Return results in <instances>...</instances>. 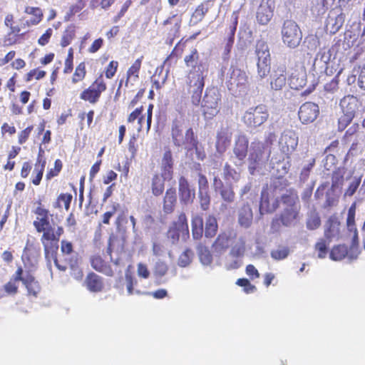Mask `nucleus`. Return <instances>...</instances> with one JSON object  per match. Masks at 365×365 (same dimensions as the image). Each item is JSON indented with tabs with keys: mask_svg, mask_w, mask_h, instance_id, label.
<instances>
[{
	"mask_svg": "<svg viewBox=\"0 0 365 365\" xmlns=\"http://www.w3.org/2000/svg\"><path fill=\"white\" fill-rule=\"evenodd\" d=\"M63 227L58 226L55 230L52 227L48 232H44L41 237V242L43 247L45 258L48 262L53 261L55 266L60 271L65 272L67 268H74L78 264L77 258L70 257L61 262L57 257L59 248L60 237L63 234Z\"/></svg>",
	"mask_w": 365,
	"mask_h": 365,
	"instance_id": "obj_1",
	"label": "nucleus"
},
{
	"mask_svg": "<svg viewBox=\"0 0 365 365\" xmlns=\"http://www.w3.org/2000/svg\"><path fill=\"white\" fill-rule=\"evenodd\" d=\"M206 73V71H188L186 75L187 93L190 94L191 103L195 106H199L201 101Z\"/></svg>",
	"mask_w": 365,
	"mask_h": 365,
	"instance_id": "obj_2",
	"label": "nucleus"
},
{
	"mask_svg": "<svg viewBox=\"0 0 365 365\" xmlns=\"http://www.w3.org/2000/svg\"><path fill=\"white\" fill-rule=\"evenodd\" d=\"M270 155V150H267L264 144L255 140L251 144V150L248 157V169L251 175L265 164Z\"/></svg>",
	"mask_w": 365,
	"mask_h": 365,
	"instance_id": "obj_3",
	"label": "nucleus"
},
{
	"mask_svg": "<svg viewBox=\"0 0 365 365\" xmlns=\"http://www.w3.org/2000/svg\"><path fill=\"white\" fill-rule=\"evenodd\" d=\"M221 95L216 88H207L202 101L204 116L211 119L220 111Z\"/></svg>",
	"mask_w": 365,
	"mask_h": 365,
	"instance_id": "obj_4",
	"label": "nucleus"
},
{
	"mask_svg": "<svg viewBox=\"0 0 365 365\" xmlns=\"http://www.w3.org/2000/svg\"><path fill=\"white\" fill-rule=\"evenodd\" d=\"M283 43L290 48L298 47L302 39V32L299 25L293 20H286L281 30Z\"/></svg>",
	"mask_w": 365,
	"mask_h": 365,
	"instance_id": "obj_5",
	"label": "nucleus"
},
{
	"mask_svg": "<svg viewBox=\"0 0 365 365\" xmlns=\"http://www.w3.org/2000/svg\"><path fill=\"white\" fill-rule=\"evenodd\" d=\"M107 88V83L101 73L88 88L81 91L79 97L82 101L94 105L99 101L102 94L106 92Z\"/></svg>",
	"mask_w": 365,
	"mask_h": 365,
	"instance_id": "obj_6",
	"label": "nucleus"
},
{
	"mask_svg": "<svg viewBox=\"0 0 365 365\" xmlns=\"http://www.w3.org/2000/svg\"><path fill=\"white\" fill-rule=\"evenodd\" d=\"M256 55L257 56V75L262 79L270 72V53L267 43L259 40L256 43Z\"/></svg>",
	"mask_w": 365,
	"mask_h": 365,
	"instance_id": "obj_7",
	"label": "nucleus"
},
{
	"mask_svg": "<svg viewBox=\"0 0 365 365\" xmlns=\"http://www.w3.org/2000/svg\"><path fill=\"white\" fill-rule=\"evenodd\" d=\"M269 118L267 106L263 104L250 108L242 116L243 123L248 127L257 128L265 123Z\"/></svg>",
	"mask_w": 365,
	"mask_h": 365,
	"instance_id": "obj_8",
	"label": "nucleus"
},
{
	"mask_svg": "<svg viewBox=\"0 0 365 365\" xmlns=\"http://www.w3.org/2000/svg\"><path fill=\"white\" fill-rule=\"evenodd\" d=\"M248 76L246 71L236 65H232L227 81L228 89L235 93L245 91L248 87Z\"/></svg>",
	"mask_w": 365,
	"mask_h": 365,
	"instance_id": "obj_9",
	"label": "nucleus"
},
{
	"mask_svg": "<svg viewBox=\"0 0 365 365\" xmlns=\"http://www.w3.org/2000/svg\"><path fill=\"white\" fill-rule=\"evenodd\" d=\"M37 207L33 211L36 215V220L33 222V225L36 231L38 233L48 232L51 229L52 225L50 222V217L52 215L48 209L44 208L41 200L36 201Z\"/></svg>",
	"mask_w": 365,
	"mask_h": 365,
	"instance_id": "obj_10",
	"label": "nucleus"
},
{
	"mask_svg": "<svg viewBox=\"0 0 365 365\" xmlns=\"http://www.w3.org/2000/svg\"><path fill=\"white\" fill-rule=\"evenodd\" d=\"M300 207H284L279 217H276L272 220L271 227L277 232L279 230L280 223L284 226H290L294 224L299 214Z\"/></svg>",
	"mask_w": 365,
	"mask_h": 365,
	"instance_id": "obj_11",
	"label": "nucleus"
},
{
	"mask_svg": "<svg viewBox=\"0 0 365 365\" xmlns=\"http://www.w3.org/2000/svg\"><path fill=\"white\" fill-rule=\"evenodd\" d=\"M182 24V19L174 14L167 18L162 24V32L167 36L169 43L172 44L173 40L179 36Z\"/></svg>",
	"mask_w": 365,
	"mask_h": 365,
	"instance_id": "obj_12",
	"label": "nucleus"
},
{
	"mask_svg": "<svg viewBox=\"0 0 365 365\" xmlns=\"http://www.w3.org/2000/svg\"><path fill=\"white\" fill-rule=\"evenodd\" d=\"M298 140L297 133L293 130H286L282 134L279 140V147L281 151L284 153L287 158L296 150L298 145Z\"/></svg>",
	"mask_w": 365,
	"mask_h": 365,
	"instance_id": "obj_13",
	"label": "nucleus"
},
{
	"mask_svg": "<svg viewBox=\"0 0 365 365\" xmlns=\"http://www.w3.org/2000/svg\"><path fill=\"white\" fill-rule=\"evenodd\" d=\"M319 108L317 103L305 102L299 108L298 111L299 119L303 124L313 123L319 115Z\"/></svg>",
	"mask_w": 365,
	"mask_h": 365,
	"instance_id": "obj_14",
	"label": "nucleus"
},
{
	"mask_svg": "<svg viewBox=\"0 0 365 365\" xmlns=\"http://www.w3.org/2000/svg\"><path fill=\"white\" fill-rule=\"evenodd\" d=\"M274 0H262L256 12V19L259 24L265 26L273 17Z\"/></svg>",
	"mask_w": 365,
	"mask_h": 365,
	"instance_id": "obj_15",
	"label": "nucleus"
},
{
	"mask_svg": "<svg viewBox=\"0 0 365 365\" xmlns=\"http://www.w3.org/2000/svg\"><path fill=\"white\" fill-rule=\"evenodd\" d=\"M287 82V66L285 63L277 65L271 76V88L274 91L282 90Z\"/></svg>",
	"mask_w": 365,
	"mask_h": 365,
	"instance_id": "obj_16",
	"label": "nucleus"
},
{
	"mask_svg": "<svg viewBox=\"0 0 365 365\" xmlns=\"http://www.w3.org/2000/svg\"><path fill=\"white\" fill-rule=\"evenodd\" d=\"M192 132V135H195L192 128H189L186 130L185 135H183L182 125L178 121H174L172 124L171 128V136L173 144L177 147L187 146L189 143V139L187 134Z\"/></svg>",
	"mask_w": 365,
	"mask_h": 365,
	"instance_id": "obj_17",
	"label": "nucleus"
},
{
	"mask_svg": "<svg viewBox=\"0 0 365 365\" xmlns=\"http://www.w3.org/2000/svg\"><path fill=\"white\" fill-rule=\"evenodd\" d=\"M184 63L189 71H207L205 63L200 60V53L196 48H193L190 52L184 57Z\"/></svg>",
	"mask_w": 365,
	"mask_h": 365,
	"instance_id": "obj_18",
	"label": "nucleus"
},
{
	"mask_svg": "<svg viewBox=\"0 0 365 365\" xmlns=\"http://www.w3.org/2000/svg\"><path fill=\"white\" fill-rule=\"evenodd\" d=\"M83 286L90 292L99 293L105 289V281L101 275L94 272H89L85 277Z\"/></svg>",
	"mask_w": 365,
	"mask_h": 365,
	"instance_id": "obj_19",
	"label": "nucleus"
},
{
	"mask_svg": "<svg viewBox=\"0 0 365 365\" xmlns=\"http://www.w3.org/2000/svg\"><path fill=\"white\" fill-rule=\"evenodd\" d=\"M249 146V139L245 134H240L236 137L234 147L233 153L235 158L240 161L239 164L235 163L236 165H242L247 155Z\"/></svg>",
	"mask_w": 365,
	"mask_h": 365,
	"instance_id": "obj_20",
	"label": "nucleus"
},
{
	"mask_svg": "<svg viewBox=\"0 0 365 365\" xmlns=\"http://www.w3.org/2000/svg\"><path fill=\"white\" fill-rule=\"evenodd\" d=\"M89 262L91 267L96 272L110 277L115 275V271L112 268L110 263L106 261L100 255L91 256Z\"/></svg>",
	"mask_w": 365,
	"mask_h": 365,
	"instance_id": "obj_21",
	"label": "nucleus"
},
{
	"mask_svg": "<svg viewBox=\"0 0 365 365\" xmlns=\"http://www.w3.org/2000/svg\"><path fill=\"white\" fill-rule=\"evenodd\" d=\"M178 192L180 202L185 205L193 202L195 196V190L190 189L187 180L184 176H180L178 180Z\"/></svg>",
	"mask_w": 365,
	"mask_h": 365,
	"instance_id": "obj_22",
	"label": "nucleus"
},
{
	"mask_svg": "<svg viewBox=\"0 0 365 365\" xmlns=\"http://www.w3.org/2000/svg\"><path fill=\"white\" fill-rule=\"evenodd\" d=\"M279 206V200L277 198L272 199V202H270L267 190L262 191L259 203V212L262 215L274 212Z\"/></svg>",
	"mask_w": 365,
	"mask_h": 365,
	"instance_id": "obj_23",
	"label": "nucleus"
},
{
	"mask_svg": "<svg viewBox=\"0 0 365 365\" xmlns=\"http://www.w3.org/2000/svg\"><path fill=\"white\" fill-rule=\"evenodd\" d=\"M340 226V221L336 217H330L326 222L324 237L331 242L338 239L341 233Z\"/></svg>",
	"mask_w": 365,
	"mask_h": 365,
	"instance_id": "obj_24",
	"label": "nucleus"
},
{
	"mask_svg": "<svg viewBox=\"0 0 365 365\" xmlns=\"http://www.w3.org/2000/svg\"><path fill=\"white\" fill-rule=\"evenodd\" d=\"M21 282L27 289L28 294L36 297L41 292V286L31 271L21 274Z\"/></svg>",
	"mask_w": 365,
	"mask_h": 365,
	"instance_id": "obj_25",
	"label": "nucleus"
},
{
	"mask_svg": "<svg viewBox=\"0 0 365 365\" xmlns=\"http://www.w3.org/2000/svg\"><path fill=\"white\" fill-rule=\"evenodd\" d=\"M232 139V133L227 128H222L217 133L215 148L217 153H225L230 146Z\"/></svg>",
	"mask_w": 365,
	"mask_h": 365,
	"instance_id": "obj_26",
	"label": "nucleus"
},
{
	"mask_svg": "<svg viewBox=\"0 0 365 365\" xmlns=\"http://www.w3.org/2000/svg\"><path fill=\"white\" fill-rule=\"evenodd\" d=\"M214 187L215 190L219 191L222 198L227 202H232L235 198V193L232 185H224L222 181L215 177L214 178Z\"/></svg>",
	"mask_w": 365,
	"mask_h": 365,
	"instance_id": "obj_27",
	"label": "nucleus"
},
{
	"mask_svg": "<svg viewBox=\"0 0 365 365\" xmlns=\"http://www.w3.org/2000/svg\"><path fill=\"white\" fill-rule=\"evenodd\" d=\"M173 154L170 150H166L162 158L161 163V173L160 175L164 177L165 179L171 180L173 178Z\"/></svg>",
	"mask_w": 365,
	"mask_h": 365,
	"instance_id": "obj_28",
	"label": "nucleus"
},
{
	"mask_svg": "<svg viewBox=\"0 0 365 365\" xmlns=\"http://www.w3.org/2000/svg\"><path fill=\"white\" fill-rule=\"evenodd\" d=\"M177 204V195L175 187H170L165 191L163 201V210L165 214L174 212Z\"/></svg>",
	"mask_w": 365,
	"mask_h": 365,
	"instance_id": "obj_29",
	"label": "nucleus"
},
{
	"mask_svg": "<svg viewBox=\"0 0 365 365\" xmlns=\"http://www.w3.org/2000/svg\"><path fill=\"white\" fill-rule=\"evenodd\" d=\"M24 273L23 268L20 266L16 270L14 274L9 282L4 285V290L8 295H15L19 292L18 282L21 281V274Z\"/></svg>",
	"mask_w": 365,
	"mask_h": 365,
	"instance_id": "obj_30",
	"label": "nucleus"
},
{
	"mask_svg": "<svg viewBox=\"0 0 365 365\" xmlns=\"http://www.w3.org/2000/svg\"><path fill=\"white\" fill-rule=\"evenodd\" d=\"M143 56H141L137 58L133 63L129 67L126 73L125 86H128L129 83L133 85L139 79V73L141 68Z\"/></svg>",
	"mask_w": 365,
	"mask_h": 365,
	"instance_id": "obj_31",
	"label": "nucleus"
},
{
	"mask_svg": "<svg viewBox=\"0 0 365 365\" xmlns=\"http://www.w3.org/2000/svg\"><path fill=\"white\" fill-rule=\"evenodd\" d=\"M187 135L189 143L185 148L187 152L195 150L197 159L199 160H203L206 158V153L204 148L200 145L197 136L195 135H192L191 131L187 134Z\"/></svg>",
	"mask_w": 365,
	"mask_h": 365,
	"instance_id": "obj_32",
	"label": "nucleus"
},
{
	"mask_svg": "<svg viewBox=\"0 0 365 365\" xmlns=\"http://www.w3.org/2000/svg\"><path fill=\"white\" fill-rule=\"evenodd\" d=\"M253 220L252 210L249 204L243 205L238 212V222L240 226L248 228Z\"/></svg>",
	"mask_w": 365,
	"mask_h": 365,
	"instance_id": "obj_33",
	"label": "nucleus"
},
{
	"mask_svg": "<svg viewBox=\"0 0 365 365\" xmlns=\"http://www.w3.org/2000/svg\"><path fill=\"white\" fill-rule=\"evenodd\" d=\"M170 226L180 232L183 237H189V227L185 213H180L177 220L173 221Z\"/></svg>",
	"mask_w": 365,
	"mask_h": 365,
	"instance_id": "obj_34",
	"label": "nucleus"
},
{
	"mask_svg": "<svg viewBox=\"0 0 365 365\" xmlns=\"http://www.w3.org/2000/svg\"><path fill=\"white\" fill-rule=\"evenodd\" d=\"M24 13L31 16L26 22L29 26L38 24L43 18V11L39 7L27 6L24 9Z\"/></svg>",
	"mask_w": 365,
	"mask_h": 365,
	"instance_id": "obj_35",
	"label": "nucleus"
},
{
	"mask_svg": "<svg viewBox=\"0 0 365 365\" xmlns=\"http://www.w3.org/2000/svg\"><path fill=\"white\" fill-rule=\"evenodd\" d=\"M299 70L305 73V68L304 64L298 61H294V65L290 67L291 73L289 76L290 84L292 85V88L294 89H299V88L303 87L304 85V79L303 78L300 79L299 83H297L299 78H297L296 82H294L297 73Z\"/></svg>",
	"mask_w": 365,
	"mask_h": 365,
	"instance_id": "obj_36",
	"label": "nucleus"
},
{
	"mask_svg": "<svg viewBox=\"0 0 365 365\" xmlns=\"http://www.w3.org/2000/svg\"><path fill=\"white\" fill-rule=\"evenodd\" d=\"M200 31L194 33L193 34L190 36V37L185 42H182L183 38L180 39L178 41V43L175 46V47L172 50L171 53L167 56V58H165V60L164 61V63L165 64L168 63L170 60H172V58L174 56L178 58V56H181L184 51V48L185 47L186 42L188 41H192V40L195 39L197 38V36L198 35H200Z\"/></svg>",
	"mask_w": 365,
	"mask_h": 365,
	"instance_id": "obj_37",
	"label": "nucleus"
},
{
	"mask_svg": "<svg viewBox=\"0 0 365 365\" xmlns=\"http://www.w3.org/2000/svg\"><path fill=\"white\" fill-rule=\"evenodd\" d=\"M168 179H165L160 174H155L151 180V191L153 195L158 197L161 195L165 190V182Z\"/></svg>",
	"mask_w": 365,
	"mask_h": 365,
	"instance_id": "obj_38",
	"label": "nucleus"
},
{
	"mask_svg": "<svg viewBox=\"0 0 365 365\" xmlns=\"http://www.w3.org/2000/svg\"><path fill=\"white\" fill-rule=\"evenodd\" d=\"M344 24V17L341 14L335 17L329 16L326 21V29L331 34H335L342 27Z\"/></svg>",
	"mask_w": 365,
	"mask_h": 365,
	"instance_id": "obj_39",
	"label": "nucleus"
},
{
	"mask_svg": "<svg viewBox=\"0 0 365 365\" xmlns=\"http://www.w3.org/2000/svg\"><path fill=\"white\" fill-rule=\"evenodd\" d=\"M280 200L284 207H300L298 205L299 197L294 190H289L288 192L282 195Z\"/></svg>",
	"mask_w": 365,
	"mask_h": 365,
	"instance_id": "obj_40",
	"label": "nucleus"
},
{
	"mask_svg": "<svg viewBox=\"0 0 365 365\" xmlns=\"http://www.w3.org/2000/svg\"><path fill=\"white\" fill-rule=\"evenodd\" d=\"M192 235L194 240H200L203 235V219L200 215H195L191 220Z\"/></svg>",
	"mask_w": 365,
	"mask_h": 365,
	"instance_id": "obj_41",
	"label": "nucleus"
},
{
	"mask_svg": "<svg viewBox=\"0 0 365 365\" xmlns=\"http://www.w3.org/2000/svg\"><path fill=\"white\" fill-rule=\"evenodd\" d=\"M218 225L216 217L210 215L205 220V236L207 238L214 237L217 232Z\"/></svg>",
	"mask_w": 365,
	"mask_h": 365,
	"instance_id": "obj_42",
	"label": "nucleus"
},
{
	"mask_svg": "<svg viewBox=\"0 0 365 365\" xmlns=\"http://www.w3.org/2000/svg\"><path fill=\"white\" fill-rule=\"evenodd\" d=\"M349 249L345 245L334 246L329 252L330 258L334 261H341L348 256Z\"/></svg>",
	"mask_w": 365,
	"mask_h": 365,
	"instance_id": "obj_43",
	"label": "nucleus"
},
{
	"mask_svg": "<svg viewBox=\"0 0 365 365\" xmlns=\"http://www.w3.org/2000/svg\"><path fill=\"white\" fill-rule=\"evenodd\" d=\"M331 242L324 237H321L314 245V251L317 253V257L324 259L329 252V246Z\"/></svg>",
	"mask_w": 365,
	"mask_h": 365,
	"instance_id": "obj_44",
	"label": "nucleus"
},
{
	"mask_svg": "<svg viewBox=\"0 0 365 365\" xmlns=\"http://www.w3.org/2000/svg\"><path fill=\"white\" fill-rule=\"evenodd\" d=\"M76 26L73 24H70L65 29L60 43L61 47H66L71 43L76 37Z\"/></svg>",
	"mask_w": 365,
	"mask_h": 365,
	"instance_id": "obj_45",
	"label": "nucleus"
},
{
	"mask_svg": "<svg viewBox=\"0 0 365 365\" xmlns=\"http://www.w3.org/2000/svg\"><path fill=\"white\" fill-rule=\"evenodd\" d=\"M208 11L209 6H206L204 4H200L192 14L190 22L194 25L197 24L203 20Z\"/></svg>",
	"mask_w": 365,
	"mask_h": 365,
	"instance_id": "obj_46",
	"label": "nucleus"
},
{
	"mask_svg": "<svg viewBox=\"0 0 365 365\" xmlns=\"http://www.w3.org/2000/svg\"><path fill=\"white\" fill-rule=\"evenodd\" d=\"M86 67L85 62H81L78 63L72 75L71 83L73 84H77L82 82L86 76Z\"/></svg>",
	"mask_w": 365,
	"mask_h": 365,
	"instance_id": "obj_47",
	"label": "nucleus"
},
{
	"mask_svg": "<svg viewBox=\"0 0 365 365\" xmlns=\"http://www.w3.org/2000/svg\"><path fill=\"white\" fill-rule=\"evenodd\" d=\"M355 213H356V203H353L348 210L346 217V226L350 232H353L354 235L357 236V229L355 224Z\"/></svg>",
	"mask_w": 365,
	"mask_h": 365,
	"instance_id": "obj_48",
	"label": "nucleus"
},
{
	"mask_svg": "<svg viewBox=\"0 0 365 365\" xmlns=\"http://www.w3.org/2000/svg\"><path fill=\"white\" fill-rule=\"evenodd\" d=\"M197 250L200 262L205 265L210 264L212 262V255L209 249L200 244L197 246Z\"/></svg>",
	"mask_w": 365,
	"mask_h": 365,
	"instance_id": "obj_49",
	"label": "nucleus"
},
{
	"mask_svg": "<svg viewBox=\"0 0 365 365\" xmlns=\"http://www.w3.org/2000/svg\"><path fill=\"white\" fill-rule=\"evenodd\" d=\"M355 113L354 111H347L344 113L338 119V130L341 132L351 123L354 118Z\"/></svg>",
	"mask_w": 365,
	"mask_h": 365,
	"instance_id": "obj_50",
	"label": "nucleus"
},
{
	"mask_svg": "<svg viewBox=\"0 0 365 365\" xmlns=\"http://www.w3.org/2000/svg\"><path fill=\"white\" fill-rule=\"evenodd\" d=\"M230 234H227L226 232L220 233L217 237L213 245L220 249H227L230 246Z\"/></svg>",
	"mask_w": 365,
	"mask_h": 365,
	"instance_id": "obj_51",
	"label": "nucleus"
},
{
	"mask_svg": "<svg viewBox=\"0 0 365 365\" xmlns=\"http://www.w3.org/2000/svg\"><path fill=\"white\" fill-rule=\"evenodd\" d=\"M223 177L226 180H233L237 181L240 178V173L232 168L229 163H226L223 168Z\"/></svg>",
	"mask_w": 365,
	"mask_h": 365,
	"instance_id": "obj_52",
	"label": "nucleus"
},
{
	"mask_svg": "<svg viewBox=\"0 0 365 365\" xmlns=\"http://www.w3.org/2000/svg\"><path fill=\"white\" fill-rule=\"evenodd\" d=\"M45 161H43L41 164H35V168L34 170V174H35V176H34L31 180L32 183L34 185H38L42 180L45 168Z\"/></svg>",
	"mask_w": 365,
	"mask_h": 365,
	"instance_id": "obj_53",
	"label": "nucleus"
},
{
	"mask_svg": "<svg viewBox=\"0 0 365 365\" xmlns=\"http://www.w3.org/2000/svg\"><path fill=\"white\" fill-rule=\"evenodd\" d=\"M289 248L288 247H279L277 250L271 252V257L276 260H282L289 255Z\"/></svg>",
	"mask_w": 365,
	"mask_h": 365,
	"instance_id": "obj_54",
	"label": "nucleus"
},
{
	"mask_svg": "<svg viewBox=\"0 0 365 365\" xmlns=\"http://www.w3.org/2000/svg\"><path fill=\"white\" fill-rule=\"evenodd\" d=\"M120 208V205L118 202H113L110 206V210L106 212L102 216V222L105 225L110 224V219Z\"/></svg>",
	"mask_w": 365,
	"mask_h": 365,
	"instance_id": "obj_55",
	"label": "nucleus"
},
{
	"mask_svg": "<svg viewBox=\"0 0 365 365\" xmlns=\"http://www.w3.org/2000/svg\"><path fill=\"white\" fill-rule=\"evenodd\" d=\"M193 252L190 249H186L178 258V265L185 267L189 265L192 261Z\"/></svg>",
	"mask_w": 365,
	"mask_h": 365,
	"instance_id": "obj_56",
	"label": "nucleus"
},
{
	"mask_svg": "<svg viewBox=\"0 0 365 365\" xmlns=\"http://www.w3.org/2000/svg\"><path fill=\"white\" fill-rule=\"evenodd\" d=\"M72 200V195L69 193H61L60 194L56 200V205H54L56 208L61 207V202L64 204L65 209L68 210L70 207V204Z\"/></svg>",
	"mask_w": 365,
	"mask_h": 365,
	"instance_id": "obj_57",
	"label": "nucleus"
},
{
	"mask_svg": "<svg viewBox=\"0 0 365 365\" xmlns=\"http://www.w3.org/2000/svg\"><path fill=\"white\" fill-rule=\"evenodd\" d=\"M236 284L243 287V290L246 294L253 293L257 290L255 285L252 284L247 278H240L237 280Z\"/></svg>",
	"mask_w": 365,
	"mask_h": 365,
	"instance_id": "obj_58",
	"label": "nucleus"
},
{
	"mask_svg": "<svg viewBox=\"0 0 365 365\" xmlns=\"http://www.w3.org/2000/svg\"><path fill=\"white\" fill-rule=\"evenodd\" d=\"M304 43L311 51H315L319 46V40L316 35H308L304 40Z\"/></svg>",
	"mask_w": 365,
	"mask_h": 365,
	"instance_id": "obj_59",
	"label": "nucleus"
},
{
	"mask_svg": "<svg viewBox=\"0 0 365 365\" xmlns=\"http://www.w3.org/2000/svg\"><path fill=\"white\" fill-rule=\"evenodd\" d=\"M46 75V72L38 68H34L27 73L26 76V81L29 82L33 79L40 80L44 78Z\"/></svg>",
	"mask_w": 365,
	"mask_h": 365,
	"instance_id": "obj_60",
	"label": "nucleus"
},
{
	"mask_svg": "<svg viewBox=\"0 0 365 365\" xmlns=\"http://www.w3.org/2000/svg\"><path fill=\"white\" fill-rule=\"evenodd\" d=\"M361 184V177H355L351 182H350L349 185L346 188L344 192V196L351 197L356 192Z\"/></svg>",
	"mask_w": 365,
	"mask_h": 365,
	"instance_id": "obj_61",
	"label": "nucleus"
},
{
	"mask_svg": "<svg viewBox=\"0 0 365 365\" xmlns=\"http://www.w3.org/2000/svg\"><path fill=\"white\" fill-rule=\"evenodd\" d=\"M63 167L62 162L60 159H56L54 163V168L48 170L46 175L47 180H50L52 178L57 176L61 172Z\"/></svg>",
	"mask_w": 365,
	"mask_h": 365,
	"instance_id": "obj_62",
	"label": "nucleus"
},
{
	"mask_svg": "<svg viewBox=\"0 0 365 365\" xmlns=\"http://www.w3.org/2000/svg\"><path fill=\"white\" fill-rule=\"evenodd\" d=\"M118 67V62L116 61H111L105 69V76L110 79L116 73Z\"/></svg>",
	"mask_w": 365,
	"mask_h": 365,
	"instance_id": "obj_63",
	"label": "nucleus"
},
{
	"mask_svg": "<svg viewBox=\"0 0 365 365\" xmlns=\"http://www.w3.org/2000/svg\"><path fill=\"white\" fill-rule=\"evenodd\" d=\"M321 225V219L319 216L316 214L312 215L307 219V227L308 230H314L317 229Z\"/></svg>",
	"mask_w": 365,
	"mask_h": 365,
	"instance_id": "obj_64",
	"label": "nucleus"
}]
</instances>
